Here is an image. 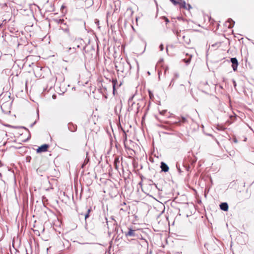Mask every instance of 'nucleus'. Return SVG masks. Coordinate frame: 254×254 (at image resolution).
<instances>
[{
    "mask_svg": "<svg viewBox=\"0 0 254 254\" xmlns=\"http://www.w3.org/2000/svg\"><path fill=\"white\" fill-rule=\"evenodd\" d=\"M125 63L122 59H121L119 61H116L115 63V65L116 70L118 71H121L123 72L125 70Z\"/></svg>",
    "mask_w": 254,
    "mask_h": 254,
    "instance_id": "f257e3e1",
    "label": "nucleus"
},
{
    "mask_svg": "<svg viewBox=\"0 0 254 254\" xmlns=\"http://www.w3.org/2000/svg\"><path fill=\"white\" fill-rule=\"evenodd\" d=\"M49 148V145L47 144H43L41 146L39 147L37 149L36 151L37 153L45 152L48 151Z\"/></svg>",
    "mask_w": 254,
    "mask_h": 254,
    "instance_id": "f03ea898",
    "label": "nucleus"
},
{
    "mask_svg": "<svg viewBox=\"0 0 254 254\" xmlns=\"http://www.w3.org/2000/svg\"><path fill=\"white\" fill-rule=\"evenodd\" d=\"M231 62L232 64V66L234 71H236L238 66V62L236 58L231 59Z\"/></svg>",
    "mask_w": 254,
    "mask_h": 254,
    "instance_id": "7ed1b4c3",
    "label": "nucleus"
},
{
    "mask_svg": "<svg viewBox=\"0 0 254 254\" xmlns=\"http://www.w3.org/2000/svg\"><path fill=\"white\" fill-rule=\"evenodd\" d=\"M135 231V230L128 228V231L127 233H126L125 235L126 237H134L136 236Z\"/></svg>",
    "mask_w": 254,
    "mask_h": 254,
    "instance_id": "20e7f679",
    "label": "nucleus"
},
{
    "mask_svg": "<svg viewBox=\"0 0 254 254\" xmlns=\"http://www.w3.org/2000/svg\"><path fill=\"white\" fill-rule=\"evenodd\" d=\"M112 84H113V94L115 95V92H116V86H117V87H120L121 85L122 84L121 83L119 85H117V84L118 83V81H117V79L116 78L112 79Z\"/></svg>",
    "mask_w": 254,
    "mask_h": 254,
    "instance_id": "39448f33",
    "label": "nucleus"
},
{
    "mask_svg": "<svg viewBox=\"0 0 254 254\" xmlns=\"http://www.w3.org/2000/svg\"><path fill=\"white\" fill-rule=\"evenodd\" d=\"M160 167L161 168L162 171L165 172H168L169 170V167L166 163H165L163 162H161Z\"/></svg>",
    "mask_w": 254,
    "mask_h": 254,
    "instance_id": "423d86ee",
    "label": "nucleus"
},
{
    "mask_svg": "<svg viewBox=\"0 0 254 254\" xmlns=\"http://www.w3.org/2000/svg\"><path fill=\"white\" fill-rule=\"evenodd\" d=\"M220 207L221 209L225 211L228 210V205L226 202L222 203L220 205Z\"/></svg>",
    "mask_w": 254,
    "mask_h": 254,
    "instance_id": "0eeeda50",
    "label": "nucleus"
},
{
    "mask_svg": "<svg viewBox=\"0 0 254 254\" xmlns=\"http://www.w3.org/2000/svg\"><path fill=\"white\" fill-rule=\"evenodd\" d=\"M124 143L126 148L129 149V147H128L127 144V135L125 131L124 130Z\"/></svg>",
    "mask_w": 254,
    "mask_h": 254,
    "instance_id": "6e6552de",
    "label": "nucleus"
},
{
    "mask_svg": "<svg viewBox=\"0 0 254 254\" xmlns=\"http://www.w3.org/2000/svg\"><path fill=\"white\" fill-rule=\"evenodd\" d=\"M176 34L178 38L182 37V38L184 39V41L185 42H187V41L185 40V36L184 35V32H182L181 31L179 32L177 31Z\"/></svg>",
    "mask_w": 254,
    "mask_h": 254,
    "instance_id": "1a4fd4ad",
    "label": "nucleus"
},
{
    "mask_svg": "<svg viewBox=\"0 0 254 254\" xmlns=\"http://www.w3.org/2000/svg\"><path fill=\"white\" fill-rule=\"evenodd\" d=\"M119 163H120V161H119V158L116 157L115 158L114 162V166L115 168L117 170H118L119 169L118 164H119Z\"/></svg>",
    "mask_w": 254,
    "mask_h": 254,
    "instance_id": "9d476101",
    "label": "nucleus"
},
{
    "mask_svg": "<svg viewBox=\"0 0 254 254\" xmlns=\"http://www.w3.org/2000/svg\"><path fill=\"white\" fill-rule=\"evenodd\" d=\"M178 4H179L180 6V7L183 8L184 9L187 8V3L185 1H182V0H180L179 1V3Z\"/></svg>",
    "mask_w": 254,
    "mask_h": 254,
    "instance_id": "9b49d317",
    "label": "nucleus"
},
{
    "mask_svg": "<svg viewBox=\"0 0 254 254\" xmlns=\"http://www.w3.org/2000/svg\"><path fill=\"white\" fill-rule=\"evenodd\" d=\"M91 210V208H89L88 209L87 213L85 215V220L89 217V213H90Z\"/></svg>",
    "mask_w": 254,
    "mask_h": 254,
    "instance_id": "f8f14e48",
    "label": "nucleus"
},
{
    "mask_svg": "<svg viewBox=\"0 0 254 254\" xmlns=\"http://www.w3.org/2000/svg\"><path fill=\"white\" fill-rule=\"evenodd\" d=\"M179 122L182 123H185L187 122V119L185 117H182L181 120Z\"/></svg>",
    "mask_w": 254,
    "mask_h": 254,
    "instance_id": "ddd939ff",
    "label": "nucleus"
},
{
    "mask_svg": "<svg viewBox=\"0 0 254 254\" xmlns=\"http://www.w3.org/2000/svg\"><path fill=\"white\" fill-rule=\"evenodd\" d=\"M172 3H173L175 5L178 4L179 3V1L180 0H170Z\"/></svg>",
    "mask_w": 254,
    "mask_h": 254,
    "instance_id": "4468645a",
    "label": "nucleus"
},
{
    "mask_svg": "<svg viewBox=\"0 0 254 254\" xmlns=\"http://www.w3.org/2000/svg\"><path fill=\"white\" fill-rule=\"evenodd\" d=\"M191 57H192V56L190 55V56H189V58L188 59H187V60L184 59L185 62L187 63H190V60H191Z\"/></svg>",
    "mask_w": 254,
    "mask_h": 254,
    "instance_id": "2eb2a0df",
    "label": "nucleus"
},
{
    "mask_svg": "<svg viewBox=\"0 0 254 254\" xmlns=\"http://www.w3.org/2000/svg\"><path fill=\"white\" fill-rule=\"evenodd\" d=\"M191 8H192L190 4H187V8L186 9L190 10Z\"/></svg>",
    "mask_w": 254,
    "mask_h": 254,
    "instance_id": "dca6fc26",
    "label": "nucleus"
},
{
    "mask_svg": "<svg viewBox=\"0 0 254 254\" xmlns=\"http://www.w3.org/2000/svg\"><path fill=\"white\" fill-rule=\"evenodd\" d=\"M142 184H143V183L142 181L140 182L139 183H138V185H139L141 187V189L142 190H143V188H142Z\"/></svg>",
    "mask_w": 254,
    "mask_h": 254,
    "instance_id": "f3484780",
    "label": "nucleus"
},
{
    "mask_svg": "<svg viewBox=\"0 0 254 254\" xmlns=\"http://www.w3.org/2000/svg\"><path fill=\"white\" fill-rule=\"evenodd\" d=\"M164 19L165 20V21L167 23L169 22V21L167 17H164Z\"/></svg>",
    "mask_w": 254,
    "mask_h": 254,
    "instance_id": "a211bd4d",
    "label": "nucleus"
},
{
    "mask_svg": "<svg viewBox=\"0 0 254 254\" xmlns=\"http://www.w3.org/2000/svg\"><path fill=\"white\" fill-rule=\"evenodd\" d=\"M64 8H65V6L64 5H63L61 7V9L63 10Z\"/></svg>",
    "mask_w": 254,
    "mask_h": 254,
    "instance_id": "6ab92c4d",
    "label": "nucleus"
},
{
    "mask_svg": "<svg viewBox=\"0 0 254 254\" xmlns=\"http://www.w3.org/2000/svg\"><path fill=\"white\" fill-rule=\"evenodd\" d=\"M56 96L55 95H53V99H55V98H56Z\"/></svg>",
    "mask_w": 254,
    "mask_h": 254,
    "instance_id": "aec40b11",
    "label": "nucleus"
},
{
    "mask_svg": "<svg viewBox=\"0 0 254 254\" xmlns=\"http://www.w3.org/2000/svg\"><path fill=\"white\" fill-rule=\"evenodd\" d=\"M185 40L187 41V43H189V41H188H188H190V39H187V40H186V39H185Z\"/></svg>",
    "mask_w": 254,
    "mask_h": 254,
    "instance_id": "412c9836",
    "label": "nucleus"
},
{
    "mask_svg": "<svg viewBox=\"0 0 254 254\" xmlns=\"http://www.w3.org/2000/svg\"><path fill=\"white\" fill-rule=\"evenodd\" d=\"M185 40L187 41V43H189V41H188H188H190V39H187V40H186V39H185Z\"/></svg>",
    "mask_w": 254,
    "mask_h": 254,
    "instance_id": "4be33fe9",
    "label": "nucleus"
}]
</instances>
